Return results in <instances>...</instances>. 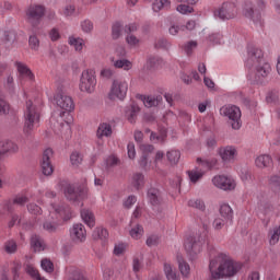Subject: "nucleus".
I'll return each instance as SVG.
<instances>
[{
	"label": "nucleus",
	"mask_w": 280,
	"mask_h": 280,
	"mask_svg": "<svg viewBox=\"0 0 280 280\" xmlns=\"http://www.w3.org/2000/svg\"><path fill=\"white\" fill-rule=\"evenodd\" d=\"M145 183V177L142 173H135L131 177V185L135 189L139 190Z\"/></svg>",
	"instance_id": "nucleus-28"
},
{
	"label": "nucleus",
	"mask_w": 280,
	"mask_h": 280,
	"mask_svg": "<svg viewBox=\"0 0 280 280\" xmlns=\"http://www.w3.org/2000/svg\"><path fill=\"white\" fill-rule=\"evenodd\" d=\"M127 154L129 159H135L137 156V150L135 149V142H129L127 144Z\"/></svg>",
	"instance_id": "nucleus-59"
},
{
	"label": "nucleus",
	"mask_w": 280,
	"mask_h": 280,
	"mask_svg": "<svg viewBox=\"0 0 280 280\" xmlns=\"http://www.w3.org/2000/svg\"><path fill=\"white\" fill-rule=\"evenodd\" d=\"M220 115L228 117V124L231 125L232 130H240L242 128V109L235 105H225L220 108Z\"/></svg>",
	"instance_id": "nucleus-5"
},
{
	"label": "nucleus",
	"mask_w": 280,
	"mask_h": 280,
	"mask_svg": "<svg viewBox=\"0 0 280 280\" xmlns=\"http://www.w3.org/2000/svg\"><path fill=\"white\" fill-rule=\"evenodd\" d=\"M0 148L4 154H16L19 152V145L11 140L1 141Z\"/></svg>",
	"instance_id": "nucleus-18"
},
{
	"label": "nucleus",
	"mask_w": 280,
	"mask_h": 280,
	"mask_svg": "<svg viewBox=\"0 0 280 280\" xmlns=\"http://www.w3.org/2000/svg\"><path fill=\"white\" fill-rule=\"evenodd\" d=\"M161 102V96H148L144 97L143 104L147 108H152L153 106H158Z\"/></svg>",
	"instance_id": "nucleus-39"
},
{
	"label": "nucleus",
	"mask_w": 280,
	"mask_h": 280,
	"mask_svg": "<svg viewBox=\"0 0 280 280\" xmlns=\"http://www.w3.org/2000/svg\"><path fill=\"white\" fill-rule=\"evenodd\" d=\"M141 108L136 103L131 104L130 108L126 112V117L130 124L137 121V115H139Z\"/></svg>",
	"instance_id": "nucleus-27"
},
{
	"label": "nucleus",
	"mask_w": 280,
	"mask_h": 280,
	"mask_svg": "<svg viewBox=\"0 0 280 280\" xmlns=\"http://www.w3.org/2000/svg\"><path fill=\"white\" fill-rule=\"evenodd\" d=\"M27 210L31 212L33 215H40L43 213V209L38 207L36 203H30L27 205Z\"/></svg>",
	"instance_id": "nucleus-56"
},
{
	"label": "nucleus",
	"mask_w": 280,
	"mask_h": 280,
	"mask_svg": "<svg viewBox=\"0 0 280 280\" xmlns=\"http://www.w3.org/2000/svg\"><path fill=\"white\" fill-rule=\"evenodd\" d=\"M126 253V244L119 243L118 245H115L114 247V255H124Z\"/></svg>",
	"instance_id": "nucleus-60"
},
{
	"label": "nucleus",
	"mask_w": 280,
	"mask_h": 280,
	"mask_svg": "<svg viewBox=\"0 0 280 280\" xmlns=\"http://www.w3.org/2000/svg\"><path fill=\"white\" fill-rule=\"evenodd\" d=\"M164 273L167 280H180V277L170 264H164Z\"/></svg>",
	"instance_id": "nucleus-30"
},
{
	"label": "nucleus",
	"mask_w": 280,
	"mask_h": 280,
	"mask_svg": "<svg viewBox=\"0 0 280 280\" xmlns=\"http://www.w3.org/2000/svg\"><path fill=\"white\" fill-rule=\"evenodd\" d=\"M54 156V150L48 148L43 152L40 167L44 176H51L54 174V166L51 165V158Z\"/></svg>",
	"instance_id": "nucleus-11"
},
{
	"label": "nucleus",
	"mask_w": 280,
	"mask_h": 280,
	"mask_svg": "<svg viewBox=\"0 0 280 280\" xmlns=\"http://www.w3.org/2000/svg\"><path fill=\"white\" fill-rule=\"evenodd\" d=\"M155 47L160 49H170L172 47V44L167 42V39H160L156 44Z\"/></svg>",
	"instance_id": "nucleus-63"
},
{
	"label": "nucleus",
	"mask_w": 280,
	"mask_h": 280,
	"mask_svg": "<svg viewBox=\"0 0 280 280\" xmlns=\"http://www.w3.org/2000/svg\"><path fill=\"white\" fill-rule=\"evenodd\" d=\"M40 267L45 270V272H54V262L47 258L42 260Z\"/></svg>",
	"instance_id": "nucleus-50"
},
{
	"label": "nucleus",
	"mask_w": 280,
	"mask_h": 280,
	"mask_svg": "<svg viewBox=\"0 0 280 280\" xmlns=\"http://www.w3.org/2000/svg\"><path fill=\"white\" fill-rule=\"evenodd\" d=\"M55 213H58L62 220L67 222V220H71V207L69 206H56L51 205Z\"/></svg>",
	"instance_id": "nucleus-19"
},
{
	"label": "nucleus",
	"mask_w": 280,
	"mask_h": 280,
	"mask_svg": "<svg viewBox=\"0 0 280 280\" xmlns=\"http://www.w3.org/2000/svg\"><path fill=\"white\" fill-rule=\"evenodd\" d=\"M207 233H209V224L203 223L202 233L186 238L184 248L189 257H196L202 250V246L207 243Z\"/></svg>",
	"instance_id": "nucleus-3"
},
{
	"label": "nucleus",
	"mask_w": 280,
	"mask_h": 280,
	"mask_svg": "<svg viewBox=\"0 0 280 280\" xmlns=\"http://www.w3.org/2000/svg\"><path fill=\"white\" fill-rule=\"evenodd\" d=\"M148 200L153 207H158L161 205V191L156 188H149L148 192Z\"/></svg>",
	"instance_id": "nucleus-22"
},
{
	"label": "nucleus",
	"mask_w": 280,
	"mask_h": 280,
	"mask_svg": "<svg viewBox=\"0 0 280 280\" xmlns=\"http://www.w3.org/2000/svg\"><path fill=\"white\" fill-rule=\"evenodd\" d=\"M166 159L171 163V165H176L178 161H180V151L171 150L166 153Z\"/></svg>",
	"instance_id": "nucleus-35"
},
{
	"label": "nucleus",
	"mask_w": 280,
	"mask_h": 280,
	"mask_svg": "<svg viewBox=\"0 0 280 280\" xmlns=\"http://www.w3.org/2000/svg\"><path fill=\"white\" fill-rule=\"evenodd\" d=\"M68 43H69V45L74 47L75 51H82V49L84 47V39H82L80 37H69Z\"/></svg>",
	"instance_id": "nucleus-36"
},
{
	"label": "nucleus",
	"mask_w": 280,
	"mask_h": 280,
	"mask_svg": "<svg viewBox=\"0 0 280 280\" xmlns=\"http://www.w3.org/2000/svg\"><path fill=\"white\" fill-rule=\"evenodd\" d=\"M148 160H149L148 154H142L139 160L140 167H142L143 170H145V167H150V162Z\"/></svg>",
	"instance_id": "nucleus-62"
},
{
	"label": "nucleus",
	"mask_w": 280,
	"mask_h": 280,
	"mask_svg": "<svg viewBox=\"0 0 280 280\" xmlns=\"http://www.w3.org/2000/svg\"><path fill=\"white\" fill-rule=\"evenodd\" d=\"M214 16H219L221 21H229L237 16V7L233 2H224L222 7L214 12Z\"/></svg>",
	"instance_id": "nucleus-9"
},
{
	"label": "nucleus",
	"mask_w": 280,
	"mask_h": 280,
	"mask_svg": "<svg viewBox=\"0 0 280 280\" xmlns=\"http://www.w3.org/2000/svg\"><path fill=\"white\" fill-rule=\"evenodd\" d=\"M81 30L85 34H91V32H93V22H91V20H84L81 22Z\"/></svg>",
	"instance_id": "nucleus-48"
},
{
	"label": "nucleus",
	"mask_w": 280,
	"mask_h": 280,
	"mask_svg": "<svg viewBox=\"0 0 280 280\" xmlns=\"http://www.w3.org/2000/svg\"><path fill=\"white\" fill-rule=\"evenodd\" d=\"M208 40L212 43V45H220L222 43V34L212 33L208 36Z\"/></svg>",
	"instance_id": "nucleus-47"
},
{
	"label": "nucleus",
	"mask_w": 280,
	"mask_h": 280,
	"mask_svg": "<svg viewBox=\"0 0 280 280\" xmlns=\"http://www.w3.org/2000/svg\"><path fill=\"white\" fill-rule=\"evenodd\" d=\"M21 270V262H13V267H12V275H13V280H18L19 279V271Z\"/></svg>",
	"instance_id": "nucleus-64"
},
{
	"label": "nucleus",
	"mask_w": 280,
	"mask_h": 280,
	"mask_svg": "<svg viewBox=\"0 0 280 280\" xmlns=\"http://www.w3.org/2000/svg\"><path fill=\"white\" fill-rule=\"evenodd\" d=\"M128 94V82L122 80H115L112 84L109 92V100H126V95Z\"/></svg>",
	"instance_id": "nucleus-8"
},
{
	"label": "nucleus",
	"mask_w": 280,
	"mask_h": 280,
	"mask_svg": "<svg viewBox=\"0 0 280 280\" xmlns=\"http://www.w3.org/2000/svg\"><path fill=\"white\" fill-rule=\"evenodd\" d=\"M97 86L95 70H83L80 78L79 89L83 93H94Z\"/></svg>",
	"instance_id": "nucleus-6"
},
{
	"label": "nucleus",
	"mask_w": 280,
	"mask_h": 280,
	"mask_svg": "<svg viewBox=\"0 0 280 280\" xmlns=\"http://www.w3.org/2000/svg\"><path fill=\"white\" fill-rule=\"evenodd\" d=\"M95 240H108V230L104 228H96L93 232Z\"/></svg>",
	"instance_id": "nucleus-38"
},
{
	"label": "nucleus",
	"mask_w": 280,
	"mask_h": 280,
	"mask_svg": "<svg viewBox=\"0 0 280 280\" xmlns=\"http://www.w3.org/2000/svg\"><path fill=\"white\" fill-rule=\"evenodd\" d=\"M106 167H115L119 163V159H117L115 155H109L106 160Z\"/></svg>",
	"instance_id": "nucleus-58"
},
{
	"label": "nucleus",
	"mask_w": 280,
	"mask_h": 280,
	"mask_svg": "<svg viewBox=\"0 0 280 280\" xmlns=\"http://www.w3.org/2000/svg\"><path fill=\"white\" fill-rule=\"evenodd\" d=\"M218 154L223 163H235L237 159V148L225 145L218 149Z\"/></svg>",
	"instance_id": "nucleus-12"
},
{
	"label": "nucleus",
	"mask_w": 280,
	"mask_h": 280,
	"mask_svg": "<svg viewBox=\"0 0 280 280\" xmlns=\"http://www.w3.org/2000/svg\"><path fill=\"white\" fill-rule=\"evenodd\" d=\"M44 16H45V8L40 4H32L26 10V21L33 27H38Z\"/></svg>",
	"instance_id": "nucleus-7"
},
{
	"label": "nucleus",
	"mask_w": 280,
	"mask_h": 280,
	"mask_svg": "<svg viewBox=\"0 0 280 280\" xmlns=\"http://www.w3.org/2000/svg\"><path fill=\"white\" fill-rule=\"evenodd\" d=\"M70 237L73 242H84L86 240V229L81 223L74 224L70 229Z\"/></svg>",
	"instance_id": "nucleus-16"
},
{
	"label": "nucleus",
	"mask_w": 280,
	"mask_h": 280,
	"mask_svg": "<svg viewBox=\"0 0 280 280\" xmlns=\"http://www.w3.org/2000/svg\"><path fill=\"white\" fill-rule=\"evenodd\" d=\"M28 45L31 49H34V51H37L38 47H40V40H38V37L36 35L30 36Z\"/></svg>",
	"instance_id": "nucleus-49"
},
{
	"label": "nucleus",
	"mask_w": 280,
	"mask_h": 280,
	"mask_svg": "<svg viewBox=\"0 0 280 280\" xmlns=\"http://www.w3.org/2000/svg\"><path fill=\"white\" fill-rule=\"evenodd\" d=\"M113 135V127L109 124L103 122L98 126L96 131L97 139H103V137H110Z\"/></svg>",
	"instance_id": "nucleus-25"
},
{
	"label": "nucleus",
	"mask_w": 280,
	"mask_h": 280,
	"mask_svg": "<svg viewBox=\"0 0 280 280\" xmlns=\"http://www.w3.org/2000/svg\"><path fill=\"white\" fill-rule=\"evenodd\" d=\"M70 161L72 163V165H80V163H82V155L80 154V152L74 151L71 153L70 155Z\"/></svg>",
	"instance_id": "nucleus-53"
},
{
	"label": "nucleus",
	"mask_w": 280,
	"mask_h": 280,
	"mask_svg": "<svg viewBox=\"0 0 280 280\" xmlns=\"http://www.w3.org/2000/svg\"><path fill=\"white\" fill-rule=\"evenodd\" d=\"M196 47H198V43L190 40L183 46V49H184L186 56H191V54H194V50L196 49Z\"/></svg>",
	"instance_id": "nucleus-43"
},
{
	"label": "nucleus",
	"mask_w": 280,
	"mask_h": 280,
	"mask_svg": "<svg viewBox=\"0 0 280 280\" xmlns=\"http://www.w3.org/2000/svg\"><path fill=\"white\" fill-rule=\"evenodd\" d=\"M63 194L70 202H78V200H82V198L86 197V190L84 188L75 187L73 185L66 186Z\"/></svg>",
	"instance_id": "nucleus-10"
},
{
	"label": "nucleus",
	"mask_w": 280,
	"mask_h": 280,
	"mask_svg": "<svg viewBox=\"0 0 280 280\" xmlns=\"http://www.w3.org/2000/svg\"><path fill=\"white\" fill-rule=\"evenodd\" d=\"M81 218L83 222H85L90 226V229H93V226H95V215L91 210L81 209Z\"/></svg>",
	"instance_id": "nucleus-24"
},
{
	"label": "nucleus",
	"mask_w": 280,
	"mask_h": 280,
	"mask_svg": "<svg viewBox=\"0 0 280 280\" xmlns=\"http://www.w3.org/2000/svg\"><path fill=\"white\" fill-rule=\"evenodd\" d=\"M140 150L142 151V154H152L154 152V145L152 144H141Z\"/></svg>",
	"instance_id": "nucleus-61"
},
{
	"label": "nucleus",
	"mask_w": 280,
	"mask_h": 280,
	"mask_svg": "<svg viewBox=\"0 0 280 280\" xmlns=\"http://www.w3.org/2000/svg\"><path fill=\"white\" fill-rule=\"evenodd\" d=\"M159 242H160L159 235L152 234L147 237L145 244L147 246L152 247V246H159Z\"/></svg>",
	"instance_id": "nucleus-51"
},
{
	"label": "nucleus",
	"mask_w": 280,
	"mask_h": 280,
	"mask_svg": "<svg viewBox=\"0 0 280 280\" xmlns=\"http://www.w3.org/2000/svg\"><path fill=\"white\" fill-rule=\"evenodd\" d=\"M31 246L35 253H40V250H45V247H46L45 240L34 234L31 237Z\"/></svg>",
	"instance_id": "nucleus-21"
},
{
	"label": "nucleus",
	"mask_w": 280,
	"mask_h": 280,
	"mask_svg": "<svg viewBox=\"0 0 280 280\" xmlns=\"http://www.w3.org/2000/svg\"><path fill=\"white\" fill-rule=\"evenodd\" d=\"M143 233H144L143 225L141 224H137L129 232V234L133 240H141V237H143Z\"/></svg>",
	"instance_id": "nucleus-37"
},
{
	"label": "nucleus",
	"mask_w": 280,
	"mask_h": 280,
	"mask_svg": "<svg viewBox=\"0 0 280 280\" xmlns=\"http://www.w3.org/2000/svg\"><path fill=\"white\" fill-rule=\"evenodd\" d=\"M121 32H124V24L120 22H116L112 26V38L113 40H118V38H121Z\"/></svg>",
	"instance_id": "nucleus-32"
},
{
	"label": "nucleus",
	"mask_w": 280,
	"mask_h": 280,
	"mask_svg": "<svg viewBox=\"0 0 280 280\" xmlns=\"http://www.w3.org/2000/svg\"><path fill=\"white\" fill-rule=\"evenodd\" d=\"M209 270L214 280L231 279V277H235L242 270V265L226 254H219L210 260Z\"/></svg>",
	"instance_id": "nucleus-2"
},
{
	"label": "nucleus",
	"mask_w": 280,
	"mask_h": 280,
	"mask_svg": "<svg viewBox=\"0 0 280 280\" xmlns=\"http://www.w3.org/2000/svg\"><path fill=\"white\" fill-rule=\"evenodd\" d=\"M40 121V109L32 101H26L24 110V133L30 137L35 126Z\"/></svg>",
	"instance_id": "nucleus-4"
},
{
	"label": "nucleus",
	"mask_w": 280,
	"mask_h": 280,
	"mask_svg": "<svg viewBox=\"0 0 280 280\" xmlns=\"http://www.w3.org/2000/svg\"><path fill=\"white\" fill-rule=\"evenodd\" d=\"M214 187L223 189V191H233L235 189V180L224 175H217L212 178Z\"/></svg>",
	"instance_id": "nucleus-13"
},
{
	"label": "nucleus",
	"mask_w": 280,
	"mask_h": 280,
	"mask_svg": "<svg viewBox=\"0 0 280 280\" xmlns=\"http://www.w3.org/2000/svg\"><path fill=\"white\" fill-rule=\"evenodd\" d=\"M18 245L15 241H8L4 244V249L5 253H8L9 255H12L16 252Z\"/></svg>",
	"instance_id": "nucleus-46"
},
{
	"label": "nucleus",
	"mask_w": 280,
	"mask_h": 280,
	"mask_svg": "<svg viewBox=\"0 0 280 280\" xmlns=\"http://www.w3.org/2000/svg\"><path fill=\"white\" fill-rule=\"evenodd\" d=\"M178 266H179V271L183 277H189V272L191 268L189 267V264L183 259V257L178 256L177 257Z\"/></svg>",
	"instance_id": "nucleus-31"
},
{
	"label": "nucleus",
	"mask_w": 280,
	"mask_h": 280,
	"mask_svg": "<svg viewBox=\"0 0 280 280\" xmlns=\"http://www.w3.org/2000/svg\"><path fill=\"white\" fill-rule=\"evenodd\" d=\"M43 226L45 231H48V233H56V231H58V224L56 221H45Z\"/></svg>",
	"instance_id": "nucleus-45"
},
{
	"label": "nucleus",
	"mask_w": 280,
	"mask_h": 280,
	"mask_svg": "<svg viewBox=\"0 0 280 280\" xmlns=\"http://www.w3.org/2000/svg\"><path fill=\"white\" fill-rule=\"evenodd\" d=\"M255 165L259 170H264L266 167H270V165H272V158H270V155H268V154L259 155L255 160Z\"/></svg>",
	"instance_id": "nucleus-23"
},
{
	"label": "nucleus",
	"mask_w": 280,
	"mask_h": 280,
	"mask_svg": "<svg viewBox=\"0 0 280 280\" xmlns=\"http://www.w3.org/2000/svg\"><path fill=\"white\" fill-rule=\"evenodd\" d=\"M243 14L246 19H250L253 23H261V13L253 7L252 1H246L243 7Z\"/></svg>",
	"instance_id": "nucleus-15"
},
{
	"label": "nucleus",
	"mask_w": 280,
	"mask_h": 280,
	"mask_svg": "<svg viewBox=\"0 0 280 280\" xmlns=\"http://www.w3.org/2000/svg\"><path fill=\"white\" fill-rule=\"evenodd\" d=\"M268 187L271 189V191H280V175H270L268 177Z\"/></svg>",
	"instance_id": "nucleus-29"
},
{
	"label": "nucleus",
	"mask_w": 280,
	"mask_h": 280,
	"mask_svg": "<svg viewBox=\"0 0 280 280\" xmlns=\"http://www.w3.org/2000/svg\"><path fill=\"white\" fill-rule=\"evenodd\" d=\"M49 38L52 43H56V40H60V31L56 27L51 28L49 32Z\"/></svg>",
	"instance_id": "nucleus-57"
},
{
	"label": "nucleus",
	"mask_w": 280,
	"mask_h": 280,
	"mask_svg": "<svg viewBox=\"0 0 280 280\" xmlns=\"http://www.w3.org/2000/svg\"><path fill=\"white\" fill-rule=\"evenodd\" d=\"M219 212L224 220H228V222H233V208H231L229 203H222Z\"/></svg>",
	"instance_id": "nucleus-26"
},
{
	"label": "nucleus",
	"mask_w": 280,
	"mask_h": 280,
	"mask_svg": "<svg viewBox=\"0 0 280 280\" xmlns=\"http://www.w3.org/2000/svg\"><path fill=\"white\" fill-rule=\"evenodd\" d=\"M188 207H192L194 209H199V211H205L206 209L205 201H202L201 199H190L188 201Z\"/></svg>",
	"instance_id": "nucleus-42"
},
{
	"label": "nucleus",
	"mask_w": 280,
	"mask_h": 280,
	"mask_svg": "<svg viewBox=\"0 0 280 280\" xmlns=\"http://www.w3.org/2000/svg\"><path fill=\"white\" fill-rule=\"evenodd\" d=\"M68 280H89V278H86V275H84L82 270L74 269L71 271Z\"/></svg>",
	"instance_id": "nucleus-40"
},
{
	"label": "nucleus",
	"mask_w": 280,
	"mask_h": 280,
	"mask_svg": "<svg viewBox=\"0 0 280 280\" xmlns=\"http://www.w3.org/2000/svg\"><path fill=\"white\" fill-rule=\"evenodd\" d=\"M56 104L59 108L62 110H67L68 113H71L73 108H75V105L73 104V98L71 96H67L65 92H58L55 95Z\"/></svg>",
	"instance_id": "nucleus-14"
},
{
	"label": "nucleus",
	"mask_w": 280,
	"mask_h": 280,
	"mask_svg": "<svg viewBox=\"0 0 280 280\" xmlns=\"http://www.w3.org/2000/svg\"><path fill=\"white\" fill-rule=\"evenodd\" d=\"M114 67L116 69H124V71H130L132 69V62L128 59H118L114 61Z\"/></svg>",
	"instance_id": "nucleus-34"
},
{
	"label": "nucleus",
	"mask_w": 280,
	"mask_h": 280,
	"mask_svg": "<svg viewBox=\"0 0 280 280\" xmlns=\"http://www.w3.org/2000/svg\"><path fill=\"white\" fill-rule=\"evenodd\" d=\"M15 67L20 73V80H28L30 82H34V73L27 67V65L16 61Z\"/></svg>",
	"instance_id": "nucleus-17"
},
{
	"label": "nucleus",
	"mask_w": 280,
	"mask_h": 280,
	"mask_svg": "<svg viewBox=\"0 0 280 280\" xmlns=\"http://www.w3.org/2000/svg\"><path fill=\"white\" fill-rule=\"evenodd\" d=\"M152 1V0H149ZM171 5L170 0H154L153 12H161V10L168 9Z\"/></svg>",
	"instance_id": "nucleus-33"
},
{
	"label": "nucleus",
	"mask_w": 280,
	"mask_h": 280,
	"mask_svg": "<svg viewBox=\"0 0 280 280\" xmlns=\"http://www.w3.org/2000/svg\"><path fill=\"white\" fill-rule=\"evenodd\" d=\"M245 65L250 69L247 74V80H249L252 84H264L266 78H268L270 71H272L270 63L264 60L261 49L254 46H248L247 48V60Z\"/></svg>",
	"instance_id": "nucleus-1"
},
{
	"label": "nucleus",
	"mask_w": 280,
	"mask_h": 280,
	"mask_svg": "<svg viewBox=\"0 0 280 280\" xmlns=\"http://www.w3.org/2000/svg\"><path fill=\"white\" fill-rule=\"evenodd\" d=\"M16 40V34L12 31H0V45H12Z\"/></svg>",
	"instance_id": "nucleus-20"
},
{
	"label": "nucleus",
	"mask_w": 280,
	"mask_h": 280,
	"mask_svg": "<svg viewBox=\"0 0 280 280\" xmlns=\"http://www.w3.org/2000/svg\"><path fill=\"white\" fill-rule=\"evenodd\" d=\"M177 12H179V14H191V12H194V7H189L187 4H179L177 5Z\"/></svg>",
	"instance_id": "nucleus-55"
},
{
	"label": "nucleus",
	"mask_w": 280,
	"mask_h": 280,
	"mask_svg": "<svg viewBox=\"0 0 280 280\" xmlns=\"http://www.w3.org/2000/svg\"><path fill=\"white\" fill-rule=\"evenodd\" d=\"M25 272L30 277H32V279H35V280L40 276V273H38V270L36 268H34V266H32V265L26 266Z\"/></svg>",
	"instance_id": "nucleus-52"
},
{
	"label": "nucleus",
	"mask_w": 280,
	"mask_h": 280,
	"mask_svg": "<svg viewBox=\"0 0 280 280\" xmlns=\"http://www.w3.org/2000/svg\"><path fill=\"white\" fill-rule=\"evenodd\" d=\"M187 174L190 183H197L200 180V178H202V176H205V173L196 170L187 171Z\"/></svg>",
	"instance_id": "nucleus-41"
},
{
	"label": "nucleus",
	"mask_w": 280,
	"mask_h": 280,
	"mask_svg": "<svg viewBox=\"0 0 280 280\" xmlns=\"http://www.w3.org/2000/svg\"><path fill=\"white\" fill-rule=\"evenodd\" d=\"M30 202V198L27 196L18 195L13 198V205H18L19 207H25Z\"/></svg>",
	"instance_id": "nucleus-44"
},
{
	"label": "nucleus",
	"mask_w": 280,
	"mask_h": 280,
	"mask_svg": "<svg viewBox=\"0 0 280 280\" xmlns=\"http://www.w3.org/2000/svg\"><path fill=\"white\" fill-rule=\"evenodd\" d=\"M226 222H229V220L226 219H222V218H217L213 221V229H215V231H220L223 229L224 224H226Z\"/></svg>",
	"instance_id": "nucleus-54"
}]
</instances>
